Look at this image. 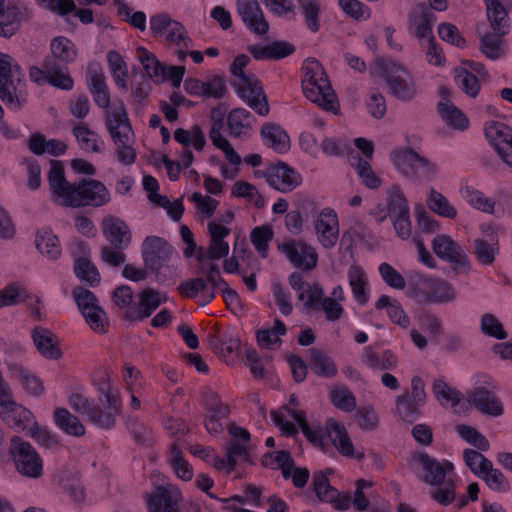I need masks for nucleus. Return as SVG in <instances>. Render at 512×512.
I'll return each mask as SVG.
<instances>
[{
    "instance_id": "8fccbe9b",
    "label": "nucleus",
    "mask_w": 512,
    "mask_h": 512,
    "mask_svg": "<svg viewBox=\"0 0 512 512\" xmlns=\"http://www.w3.org/2000/svg\"><path fill=\"white\" fill-rule=\"evenodd\" d=\"M228 128L230 133L239 137L245 129H252L255 118L244 108H235L228 115Z\"/></svg>"
},
{
    "instance_id": "864d4df0",
    "label": "nucleus",
    "mask_w": 512,
    "mask_h": 512,
    "mask_svg": "<svg viewBox=\"0 0 512 512\" xmlns=\"http://www.w3.org/2000/svg\"><path fill=\"white\" fill-rule=\"evenodd\" d=\"M487 466V469H484L478 477L482 479L492 491L499 493L507 492L510 485L505 475L499 469L494 468L491 461Z\"/></svg>"
},
{
    "instance_id": "7ed1b4c3",
    "label": "nucleus",
    "mask_w": 512,
    "mask_h": 512,
    "mask_svg": "<svg viewBox=\"0 0 512 512\" xmlns=\"http://www.w3.org/2000/svg\"><path fill=\"white\" fill-rule=\"evenodd\" d=\"M303 72L302 90L307 99L324 110L336 114L338 103L327 73L320 62L316 59L308 58L303 66Z\"/></svg>"
},
{
    "instance_id": "cd10ccee",
    "label": "nucleus",
    "mask_w": 512,
    "mask_h": 512,
    "mask_svg": "<svg viewBox=\"0 0 512 512\" xmlns=\"http://www.w3.org/2000/svg\"><path fill=\"white\" fill-rule=\"evenodd\" d=\"M88 89L92 94L94 102L103 109L110 105V93L105 83V76L98 63L88 65Z\"/></svg>"
},
{
    "instance_id": "f03ea898",
    "label": "nucleus",
    "mask_w": 512,
    "mask_h": 512,
    "mask_svg": "<svg viewBox=\"0 0 512 512\" xmlns=\"http://www.w3.org/2000/svg\"><path fill=\"white\" fill-rule=\"evenodd\" d=\"M371 72L381 76L388 88V93L402 102H411L418 94L416 82L401 63L391 58H377Z\"/></svg>"
},
{
    "instance_id": "4c0bfd02",
    "label": "nucleus",
    "mask_w": 512,
    "mask_h": 512,
    "mask_svg": "<svg viewBox=\"0 0 512 512\" xmlns=\"http://www.w3.org/2000/svg\"><path fill=\"white\" fill-rule=\"evenodd\" d=\"M55 425L65 434L73 437H82L86 430L77 416L70 413L66 408H56L53 412Z\"/></svg>"
},
{
    "instance_id": "0eeeda50",
    "label": "nucleus",
    "mask_w": 512,
    "mask_h": 512,
    "mask_svg": "<svg viewBox=\"0 0 512 512\" xmlns=\"http://www.w3.org/2000/svg\"><path fill=\"white\" fill-rule=\"evenodd\" d=\"M414 293L429 304L451 303L457 298L454 286L442 278H432L421 273L414 274Z\"/></svg>"
},
{
    "instance_id": "423d86ee",
    "label": "nucleus",
    "mask_w": 512,
    "mask_h": 512,
    "mask_svg": "<svg viewBox=\"0 0 512 512\" xmlns=\"http://www.w3.org/2000/svg\"><path fill=\"white\" fill-rule=\"evenodd\" d=\"M391 160L403 177L417 183L431 181L438 173L435 163L419 155L412 148L395 150L391 154Z\"/></svg>"
},
{
    "instance_id": "f3484780",
    "label": "nucleus",
    "mask_w": 512,
    "mask_h": 512,
    "mask_svg": "<svg viewBox=\"0 0 512 512\" xmlns=\"http://www.w3.org/2000/svg\"><path fill=\"white\" fill-rule=\"evenodd\" d=\"M136 307H130L126 310L123 319L134 323L149 318L153 312L166 301V297H162L160 292L147 287L141 290L138 295Z\"/></svg>"
},
{
    "instance_id": "9d476101",
    "label": "nucleus",
    "mask_w": 512,
    "mask_h": 512,
    "mask_svg": "<svg viewBox=\"0 0 512 512\" xmlns=\"http://www.w3.org/2000/svg\"><path fill=\"white\" fill-rule=\"evenodd\" d=\"M497 385L491 380H485L466 392L467 402L485 416L500 417L504 413V405L497 396Z\"/></svg>"
},
{
    "instance_id": "09e8293b",
    "label": "nucleus",
    "mask_w": 512,
    "mask_h": 512,
    "mask_svg": "<svg viewBox=\"0 0 512 512\" xmlns=\"http://www.w3.org/2000/svg\"><path fill=\"white\" fill-rule=\"evenodd\" d=\"M73 271L77 278L89 286L95 287L101 281L97 267L85 256L75 259Z\"/></svg>"
},
{
    "instance_id": "e2e57ef3",
    "label": "nucleus",
    "mask_w": 512,
    "mask_h": 512,
    "mask_svg": "<svg viewBox=\"0 0 512 512\" xmlns=\"http://www.w3.org/2000/svg\"><path fill=\"white\" fill-rule=\"evenodd\" d=\"M456 431L459 436L470 445L474 446L476 450L488 451L490 444L488 439L481 434L476 428L469 425H458Z\"/></svg>"
},
{
    "instance_id": "5fc2aeb1",
    "label": "nucleus",
    "mask_w": 512,
    "mask_h": 512,
    "mask_svg": "<svg viewBox=\"0 0 512 512\" xmlns=\"http://www.w3.org/2000/svg\"><path fill=\"white\" fill-rule=\"evenodd\" d=\"M350 160L366 187L376 189L381 185V179L374 173L368 161L362 159L358 154L352 155Z\"/></svg>"
},
{
    "instance_id": "f8f14e48",
    "label": "nucleus",
    "mask_w": 512,
    "mask_h": 512,
    "mask_svg": "<svg viewBox=\"0 0 512 512\" xmlns=\"http://www.w3.org/2000/svg\"><path fill=\"white\" fill-rule=\"evenodd\" d=\"M20 71V66L10 55L0 53V99L13 111L20 110L24 102V98L17 94L12 80L13 74H19Z\"/></svg>"
},
{
    "instance_id": "f257e3e1",
    "label": "nucleus",
    "mask_w": 512,
    "mask_h": 512,
    "mask_svg": "<svg viewBox=\"0 0 512 512\" xmlns=\"http://www.w3.org/2000/svg\"><path fill=\"white\" fill-rule=\"evenodd\" d=\"M250 62L246 54L235 57L230 65V72L236 78L230 82L239 98L259 116L269 114V103L260 80L254 75L244 73L243 69Z\"/></svg>"
},
{
    "instance_id": "58836bf2",
    "label": "nucleus",
    "mask_w": 512,
    "mask_h": 512,
    "mask_svg": "<svg viewBox=\"0 0 512 512\" xmlns=\"http://www.w3.org/2000/svg\"><path fill=\"white\" fill-rule=\"evenodd\" d=\"M499 32H486L479 37V50L489 60L497 61L506 54L503 37Z\"/></svg>"
},
{
    "instance_id": "37998d69",
    "label": "nucleus",
    "mask_w": 512,
    "mask_h": 512,
    "mask_svg": "<svg viewBox=\"0 0 512 512\" xmlns=\"http://www.w3.org/2000/svg\"><path fill=\"white\" fill-rule=\"evenodd\" d=\"M426 203L428 208L440 217L447 219H455L457 217V209L449 202L447 197L436 191L433 187L429 190Z\"/></svg>"
},
{
    "instance_id": "2eb2a0df",
    "label": "nucleus",
    "mask_w": 512,
    "mask_h": 512,
    "mask_svg": "<svg viewBox=\"0 0 512 512\" xmlns=\"http://www.w3.org/2000/svg\"><path fill=\"white\" fill-rule=\"evenodd\" d=\"M436 15L424 2L416 4L408 15L407 28L419 41L433 39L432 27Z\"/></svg>"
},
{
    "instance_id": "69168bd1",
    "label": "nucleus",
    "mask_w": 512,
    "mask_h": 512,
    "mask_svg": "<svg viewBox=\"0 0 512 512\" xmlns=\"http://www.w3.org/2000/svg\"><path fill=\"white\" fill-rule=\"evenodd\" d=\"M332 404L344 412H351L356 407V399L352 392L345 386L334 387L330 391Z\"/></svg>"
},
{
    "instance_id": "b1692460",
    "label": "nucleus",
    "mask_w": 512,
    "mask_h": 512,
    "mask_svg": "<svg viewBox=\"0 0 512 512\" xmlns=\"http://www.w3.org/2000/svg\"><path fill=\"white\" fill-rule=\"evenodd\" d=\"M288 282L292 289L296 291L298 300L304 302L306 310L315 308L324 296V290L318 283L311 285L304 281L302 275L298 272H293L289 276Z\"/></svg>"
},
{
    "instance_id": "7c9ffc66",
    "label": "nucleus",
    "mask_w": 512,
    "mask_h": 512,
    "mask_svg": "<svg viewBox=\"0 0 512 512\" xmlns=\"http://www.w3.org/2000/svg\"><path fill=\"white\" fill-rule=\"evenodd\" d=\"M22 11L13 1H8L0 5V36L9 38L13 36L20 28L22 21Z\"/></svg>"
},
{
    "instance_id": "338daca9",
    "label": "nucleus",
    "mask_w": 512,
    "mask_h": 512,
    "mask_svg": "<svg viewBox=\"0 0 512 512\" xmlns=\"http://www.w3.org/2000/svg\"><path fill=\"white\" fill-rule=\"evenodd\" d=\"M480 330L484 335L498 340H504L508 337L502 323L491 313H485L481 316Z\"/></svg>"
},
{
    "instance_id": "a18cd8bd",
    "label": "nucleus",
    "mask_w": 512,
    "mask_h": 512,
    "mask_svg": "<svg viewBox=\"0 0 512 512\" xmlns=\"http://www.w3.org/2000/svg\"><path fill=\"white\" fill-rule=\"evenodd\" d=\"M299 12L304 18L305 26L312 33L320 29L321 3L319 0H296Z\"/></svg>"
},
{
    "instance_id": "a211bd4d",
    "label": "nucleus",
    "mask_w": 512,
    "mask_h": 512,
    "mask_svg": "<svg viewBox=\"0 0 512 512\" xmlns=\"http://www.w3.org/2000/svg\"><path fill=\"white\" fill-rule=\"evenodd\" d=\"M266 182L275 190L287 193L302 182L301 175L285 162H278L263 173Z\"/></svg>"
},
{
    "instance_id": "a878e982",
    "label": "nucleus",
    "mask_w": 512,
    "mask_h": 512,
    "mask_svg": "<svg viewBox=\"0 0 512 512\" xmlns=\"http://www.w3.org/2000/svg\"><path fill=\"white\" fill-rule=\"evenodd\" d=\"M48 184L54 197L62 199L63 204L68 207V202L73 195L76 182L67 181L64 174V167L60 161H51V168L48 172Z\"/></svg>"
},
{
    "instance_id": "4be33fe9",
    "label": "nucleus",
    "mask_w": 512,
    "mask_h": 512,
    "mask_svg": "<svg viewBox=\"0 0 512 512\" xmlns=\"http://www.w3.org/2000/svg\"><path fill=\"white\" fill-rule=\"evenodd\" d=\"M291 264L304 270H312L317 265V253L303 242L292 240L279 246Z\"/></svg>"
},
{
    "instance_id": "ddd939ff",
    "label": "nucleus",
    "mask_w": 512,
    "mask_h": 512,
    "mask_svg": "<svg viewBox=\"0 0 512 512\" xmlns=\"http://www.w3.org/2000/svg\"><path fill=\"white\" fill-rule=\"evenodd\" d=\"M432 249L438 258L452 264L455 273L470 271V262L464 247L446 234H438L432 241Z\"/></svg>"
},
{
    "instance_id": "4468645a",
    "label": "nucleus",
    "mask_w": 512,
    "mask_h": 512,
    "mask_svg": "<svg viewBox=\"0 0 512 512\" xmlns=\"http://www.w3.org/2000/svg\"><path fill=\"white\" fill-rule=\"evenodd\" d=\"M173 253V247L164 238L158 236H147L141 246L144 266L152 273H158Z\"/></svg>"
},
{
    "instance_id": "2f4dec72",
    "label": "nucleus",
    "mask_w": 512,
    "mask_h": 512,
    "mask_svg": "<svg viewBox=\"0 0 512 512\" xmlns=\"http://www.w3.org/2000/svg\"><path fill=\"white\" fill-rule=\"evenodd\" d=\"M486 16L492 31L500 35H507L511 29V22L508 12L499 0H484Z\"/></svg>"
},
{
    "instance_id": "5701e85b",
    "label": "nucleus",
    "mask_w": 512,
    "mask_h": 512,
    "mask_svg": "<svg viewBox=\"0 0 512 512\" xmlns=\"http://www.w3.org/2000/svg\"><path fill=\"white\" fill-rule=\"evenodd\" d=\"M180 493L171 485L157 486L147 499L149 512H178Z\"/></svg>"
},
{
    "instance_id": "de8ad7c7",
    "label": "nucleus",
    "mask_w": 512,
    "mask_h": 512,
    "mask_svg": "<svg viewBox=\"0 0 512 512\" xmlns=\"http://www.w3.org/2000/svg\"><path fill=\"white\" fill-rule=\"evenodd\" d=\"M37 250L46 258L56 260L61 254L59 240L50 230L39 231L36 235Z\"/></svg>"
},
{
    "instance_id": "c9c22d12",
    "label": "nucleus",
    "mask_w": 512,
    "mask_h": 512,
    "mask_svg": "<svg viewBox=\"0 0 512 512\" xmlns=\"http://www.w3.org/2000/svg\"><path fill=\"white\" fill-rule=\"evenodd\" d=\"M260 134L265 145L277 153H286L290 149L288 134L277 124L266 123L262 126Z\"/></svg>"
},
{
    "instance_id": "c85d7f7f",
    "label": "nucleus",
    "mask_w": 512,
    "mask_h": 512,
    "mask_svg": "<svg viewBox=\"0 0 512 512\" xmlns=\"http://www.w3.org/2000/svg\"><path fill=\"white\" fill-rule=\"evenodd\" d=\"M414 460L418 462L423 473L418 478L430 486H441L445 481V473L441 463L425 452H420L414 456Z\"/></svg>"
},
{
    "instance_id": "4d7b16f0",
    "label": "nucleus",
    "mask_w": 512,
    "mask_h": 512,
    "mask_svg": "<svg viewBox=\"0 0 512 512\" xmlns=\"http://www.w3.org/2000/svg\"><path fill=\"white\" fill-rule=\"evenodd\" d=\"M454 78L457 87L469 97L475 98L479 94V81L476 75L466 68H455Z\"/></svg>"
},
{
    "instance_id": "13d9d810",
    "label": "nucleus",
    "mask_w": 512,
    "mask_h": 512,
    "mask_svg": "<svg viewBox=\"0 0 512 512\" xmlns=\"http://www.w3.org/2000/svg\"><path fill=\"white\" fill-rule=\"evenodd\" d=\"M395 403L396 413L403 421L413 423L419 418V407L422 405L416 404L415 401L410 399L407 392L398 395L396 397Z\"/></svg>"
},
{
    "instance_id": "9b49d317",
    "label": "nucleus",
    "mask_w": 512,
    "mask_h": 512,
    "mask_svg": "<svg viewBox=\"0 0 512 512\" xmlns=\"http://www.w3.org/2000/svg\"><path fill=\"white\" fill-rule=\"evenodd\" d=\"M31 81L41 85L48 83L58 89L69 91L74 81L70 76L69 68L58 65L50 58H44L42 67L32 66L29 71Z\"/></svg>"
},
{
    "instance_id": "49530a36",
    "label": "nucleus",
    "mask_w": 512,
    "mask_h": 512,
    "mask_svg": "<svg viewBox=\"0 0 512 512\" xmlns=\"http://www.w3.org/2000/svg\"><path fill=\"white\" fill-rule=\"evenodd\" d=\"M73 135L77 139L80 147L85 151H92L95 153L102 152L103 140L90 130L86 124L76 125L72 130Z\"/></svg>"
},
{
    "instance_id": "e433bc0d",
    "label": "nucleus",
    "mask_w": 512,
    "mask_h": 512,
    "mask_svg": "<svg viewBox=\"0 0 512 512\" xmlns=\"http://www.w3.org/2000/svg\"><path fill=\"white\" fill-rule=\"evenodd\" d=\"M50 50L52 55L46 56L54 60L58 65L68 67L77 57V49L75 44L64 36H58L51 40Z\"/></svg>"
},
{
    "instance_id": "393cba45",
    "label": "nucleus",
    "mask_w": 512,
    "mask_h": 512,
    "mask_svg": "<svg viewBox=\"0 0 512 512\" xmlns=\"http://www.w3.org/2000/svg\"><path fill=\"white\" fill-rule=\"evenodd\" d=\"M315 229L318 240L326 249L335 246L338 240V218L335 211L331 208H325L321 211L315 222Z\"/></svg>"
},
{
    "instance_id": "72a5a7b5",
    "label": "nucleus",
    "mask_w": 512,
    "mask_h": 512,
    "mask_svg": "<svg viewBox=\"0 0 512 512\" xmlns=\"http://www.w3.org/2000/svg\"><path fill=\"white\" fill-rule=\"evenodd\" d=\"M471 248L480 265L490 266L500 252L499 238H475L471 242Z\"/></svg>"
},
{
    "instance_id": "603ef678",
    "label": "nucleus",
    "mask_w": 512,
    "mask_h": 512,
    "mask_svg": "<svg viewBox=\"0 0 512 512\" xmlns=\"http://www.w3.org/2000/svg\"><path fill=\"white\" fill-rule=\"evenodd\" d=\"M302 213L306 217L309 214L315 213L314 203L308 198H304L298 203V210L290 211L286 214L285 225L294 234L301 232L303 223Z\"/></svg>"
},
{
    "instance_id": "dca6fc26",
    "label": "nucleus",
    "mask_w": 512,
    "mask_h": 512,
    "mask_svg": "<svg viewBox=\"0 0 512 512\" xmlns=\"http://www.w3.org/2000/svg\"><path fill=\"white\" fill-rule=\"evenodd\" d=\"M485 136L501 160L512 168V129L501 122H491L485 127Z\"/></svg>"
},
{
    "instance_id": "bf43d9fd",
    "label": "nucleus",
    "mask_w": 512,
    "mask_h": 512,
    "mask_svg": "<svg viewBox=\"0 0 512 512\" xmlns=\"http://www.w3.org/2000/svg\"><path fill=\"white\" fill-rule=\"evenodd\" d=\"M312 487L317 498L322 502H333L338 496V490L330 485L329 480L323 471L314 473Z\"/></svg>"
},
{
    "instance_id": "c03bdc74",
    "label": "nucleus",
    "mask_w": 512,
    "mask_h": 512,
    "mask_svg": "<svg viewBox=\"0 0 512 512\" xmlns=\"http://www.w3.org/2000/svg\"><path fill=\"white\" fill-rule=\"evenodd\" d=\"M375 308L378 310L386 308L390 320L402 328H407L410 324V319L401 304L395 299L392 300L387 295L380 296L375 303Z\"/></svg>"
},
{
    "instance_id": "6e6d98bb",
    "label": "nucleus",
    "mask_w": 512,
    "mask_h": 512,
    "mask_svg": "<svg viewBox=\"0 0 512 512\" xmlns=\"http://www.w3.org/2000/svg\"><path fill=\"white\" fill-rule=\"evenodd\" d=\"M138 60L140 61L144 71L150 79L159 82V77L165 75V66L156 58V56L144 47L137 49Z\"/></svg>"
},
{
    "instance_id": "39448f33",
    "label": "nucleus",
    "mask_w": 512,
    "mask_h": 512,
    "mask_svg": "<svg viewBox=\"0 0 512 512\" xmlns=\"http://www.w3.org/2000/svg\"><path fill=\"white\" fill-rule=\"evenodd\" d=\"M98 406H92L88 421L96 427L110 430L115 427L116 418L122 412V401L117 389L109 380L97 384Z\"/></svg>"
},
{
    "instance_id": "20e7f679",
    "label": "nucleus",
    "mask_w": 512,
    "mask_h": 512,
    "mask_svg": "<svg viewBox=\"0 0 512 512\" xmlns=\"http://www.w3.org/2000/svg\"><path fill=\"white\" fill-rule=\"evenodd\" d=\"M105 126L115 145V155L118 162L130 166L136 161L137 152L133 147L134 132L124 107L120 112L108 111Z\"/></svg>"
},
{
    "instance_id": "a19ab883",
    "label": "nucleus",
    "mask_w": 512,
    "mask_h": 512,
    "mask_svg": "<svg viewBox=\"0 0 512 512\" xmlns=\"http://www.w3.org/2000/svg\"><path fill=\"white\" fill-rule=\"evenodd\" d=\"M387 214H384L380 221L387 216L394 217L402 214H409L408 201L398 185L391 186L387 191L386 198Z\"/></svg>"
},
{
    "instance_id": "6ab92c4d",
    "label": "nucleus",
    "mask_w": 512,
    "mask_h": 512,
    "mask_svg": "<svg viewBox=\"0 0 512 512\" xmlns=\"http://www.w3.org/2000/svg\"><path fill=\"white\" fill-rule=\"evenodd\" d=\"M236 11L242 22L254 34L265 35L269 30L257 0H236Z\"/></svg>"
},
{
    "instance_id": "412c9836",
    "label": "nucleus",
    "mask_w": 512,
    "mask_h": 512,
    "mask_svg": "<svg viewBox=\"0 0 512 512\" xmlns=\"http://www.w3.org/2000/svg\"><path fill=\"white\" fill-rule=\"evenodd\" d=\"M101 229L109 245L118 249H127L131 244L130 228L121 218L106 216L101 222Z\"/></svg>"
},
{
    "instance_id": "f704fd0d",
    "label": "nucleus",
    "mask_w": 512,
    "mask_h": 512,
    "mask_svg": "<svg viewBox=\"0 0 512 512\" xmlns=\"http://www.w3.org/2000/svg\"><path fill=\"white\" fill-rule=\"evenodd\" d=\"M38 3L45 9H48L61 16H65L71 11H75V16L83 24H90L93 22V12L87 8L76 9L74 0H37Z\"/></svg>"
},
{
    "instance_id": "c756f323",
    "label": "nucleus",
    "mask_w": 512,
    "mask_h": 512,
    "mask_svg": "<svg viewBox=\"0 0 512 512\" xmlns=\"http://www.w3.org/2000/svg\"><path fill=\"white\" fill-rule=\"evenodd\" d=\"M7 368L10 372V377L19 381L29 395L39 397L44 393L43 382L28 369L17 363H8Z\"/></svg>"
},
{
    "instance_id": "79ce46f5",
    "label": "nucleus",
    "mask_w": 512,
    "mask_h": 512,
    "mask_svg": "<svg viewBox=\"0 0 512 512\" xmlns=\"http://www.w3.org/2000/svg\"><path fill=\"white\" fill-rule=\"evenodd\" d=\"M437 111L444 122L454 129L463 131L468 125L467 117L451 101L439 102Z\"/></svg>"
},
{
    "instance_id": "bb28decb",
    "label": "nucleus",
    "mask_w": 512,
    "mask_h": 512,
    "mask_svg": "<svg viewBox=\"0 0 512 512\" xmlns=\"http://www.w3.org/2000/svg\"><path fill=\"white\" fill-rule=\"evenodd\" d=\"M31 337L37 351L46 359L58 360L62 356L57 336L47 328L36 326Z\"/></svg>"
},
{
    "instance_id": "ea45409f",
    "label": "nucleus",
    "mask_w": 512,
    "mask_h": 512,
    "mask_svg": "<svg viewBox=\"0 0 512 512\" xmlns=\"http://www.w3.org/2000/svg\"><path fill=\"white\" fill-rule=\"evenodd\" d=\"M308 352L310 355L309 366L312 372L324 378L336 376L337 366L327 353L317 348H311Z\"/></svg>"
},
{
    "instance_id": "1a4fd4ad",
    "label": "nucleus",
    "mask_w": 512,
    "mask_h": 512,
    "mask_svg": "<svg viewBox=\"0 0 512 512\" xmlns=\"http://www.w3.org/2000/svg\"><path fill=\"white\" fill-rule=\"evenodd\" d=\"M72 193L68 207L92 206L98 208L111 201V195L107 187L96 179H80L76 182Z\"/></svg>"
},
{
    "instance_id": "774afa93",
    "label": "nucleus",
    "mask_w": 512,
    "mask_h": 512,
    "mask_svg": "<svg viewBox=\"0 0 512 512\" xmlns=\"http://www.w3.org/2000/svg\"><path fill=\"white\" fill-rule=\"evenodd\" d=\"M203 97L222 99L227 94L226 80L223 75H212L203 82Z\"/></svg>"
},
{
    "instance_id": "6e6552de",
    "label": "nucleus",
    "mask_w": 512,
    "mask_h": 512,
    "mask_svg": "<svg viewBox=\"0 0 512 512\" xmlns=\"http://www.w3.org/2000/svg\"><path fill=\"white\" fill-rule=\"evenodd\" d=\"M9 450L16 469L22 476L32 479L41 477L42 459L29 442L19 436H14L10 441Z\"/></svg>"
},
{
    "instance_id": "aec40b11",
    "label": "nucleus",
    "mask_w": 512,
    "mask_h": 512,
    "mask_svg": "<svg viewBox=\"0 0 512 512\" xmlns=\"http://www.w3.org/2000/svg\"><path fill=\"white\" fill-rule=\"evenodd\" d=\"M173 137L176 142L185 148L193 146L196 151H202L206 144L205 134L198 124H194L190 129L177 128L174 131ZM181 157L184 168L190 167L194 160L193 153L188 149H184Z\"/></svg>"
},
{
    "instance_id": "680f3d73",
    "label": "nucleus",
    "mask_w": 512,
    "mask_h": 512,
    "mask_svg": "<svg viewBox=\"0 0 512 512\" xmlns=\"http://www.w3.org/2000/svg\"><path fill=\"white\" fill-rule=\"evenodd\" d=\"M170 464L176 475L183 481H190L193 477L192 466L183 458L182 451L173 443L170 447Z\"/></svg>"
},
{
    "instance_id": "3c124183",
    "label": "nucleus",
    "mask_w": 512,
    "mask_h": 512,
    "mask_svg": "<svg viewBox=\"0 0 512 512\" xmlns=\"http://www.w3.org/2000/svg\"><path fill=\"white\" fill-rule=\"evenodd\" d=\"M347 276L355 299L359 304H365L368 301L369 296L366 292L367 283L365 280L364 270L358 265H351Z\"/></svg>"
},
{
    "instance_id": "473e14b6",
    "label": "nucleus",
    "mask_w": 512,
    "mask_h": 512,
    "mask_svg": "<svg viewBox=\"0 0 512 512\" xmlns=\"http://www.w3.org/2000/svg\"><path fill=\"white\" fill-rule=\"evenodd\" d=\"M325 433L335 448L344 456L353 457L354 448L345 427L334 419H328Z\"/></svg>"
},
{
    "instance_id": "052dcab7",
    "label": "nucleus",
    "mask_w": 512,
    "mask_h": 512,
    "mask_svg": "<svg viewBox=\"0 0 512 512\" xmlns=\"http://www.w3.org/2000/svg\"><path fill=\"white\" fill-rule=\"evenodd\" d=\"M206 411L207 415L204 418L206 431L211 435L219 434L223 430L220 420L227 418L230 413L228 405H219L213 407V409H207Z\"/></svg>"
},
{
    "instance_id": "0e129e2a",
    "label": "nucleus",
    "mask_w": 512,
    "mask_h": 512,
    "mask_svg": "<svg viewBox=\"0 0 512 512\" xmlns=\"http://www.w3.org/2000/svg\"><path fill=\"white\" fill-rule=\"evenodd\" d=\"M274 232L270 225L255 227L250 234V240L262 257H266L269 242L273 239Z\"/></svg>"
}]
</instances>
